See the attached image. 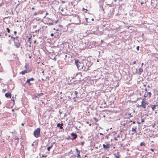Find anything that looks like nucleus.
<instances>
[{
	"mask_svg": "<svg viewBox=\"0 0 158 158\" xmlns=\"http://www.w3.org/2000/svg\"><path fill=\"white\" fill-rule=\"evenodd\" d=\"M75 64L78 70L81 71H86L88 70V69L83 66V63L80 62L78 60H75Z\"/></svg>",
	"mask_w": 158,
	"mask_h": 158,
	"instance_id": "obj_1",
	"label": "nucleus"
},
{
	"mask_svg": "<svg viewBox=\"0 0 158 158\" xmlns=\"http://www.w3.org/2000/svg\"><path fill=\"white\" fill-rule=\"evenodd\" d=\"M40 129L39 128H38L36 129L35 130L34 132V136L36 138L38 137L40 134Z\"/></svg>",
	"mask_w": 158,
	"mask_h": 158,
	"instance_id": "obj_2",
	"label": "nucleus"
},
{
	"mask_svg": "<svg viewBox=\"0 0 158 158\" xmlns=\"http://www.w3.org/2000/svg\"><path fill=\"white\" fill-rule=\"evenodd\" d=\"M137 126L136 125L133 126V127L132 128V133H131V134L132 135H134L135 133H137L136 131V129H137Z\"/></svg>",
	"mask_w": 158,
	"mask_h": 158,
	"instance_id": "obj_3",
	"label": "nucleus"
},
{
	"mask_svg": "<svg viewBox=\"0 0 158 158\" xmlns=\"http://www.w3.org/2000/svg\"><path fill=\"white\" fill-rule=\"evenodd\" d=\"M14 43L15 45L17 48H19L20 47V44L18 40H17V39H16L15 40H14Z\"/></svg>",
	"mask_w": 158,
	"mask_h": 158,
	"instance_id": "obj_4",
	"label": "nucleus"
},
{
	"mask_svg": "<svg viewBox=\"0 0 158 158\" xmlns=\"http://www.w3.org/2000/svg\"><path fill=\"white\" fill-rule=\"evenodd\" d=\"M34 80V79L32 77L29 79H27L26 81V83H27L29 86H31L32 84L30 82V81H33Z\"/></svg>",
	"mask_w": 158,
	"mask_h": 158,
	"instance_id": "obj_5",
	"label": "nucleus"
},
{
	"mask_svg": "<svg viewBox=\"0 0 158 158\" xmlns=\"http://www.w3.org/2000/svg\"><path fill=\"white\" fill-rule=\"evenodd\" d=\"M147 104V102H145L144 103L143 100H142L141 102V105H139L140 107H142L144 109H145L146 107V105Z\"/></svg>",
	"mask_w": 158,
	"mask_h": 158,
	"instance_id": "obj_6",
	"label": "nucleus"
},
{
	"mask_svg": "<svg viewBox=\"0 0 158 158\" xmlns=\"http://www.w3.org/2000/svg\"><path fill=\"white\" fill-rule=\"evenodd\" d=\"M30 71L28 70V69H26L23 71H22L20 72V74L22 75H24L25 73H28L30 72Z\"/></svg>",
	"mask_w": 158,
	"mask_h": 158,
	"instance_id": "obj_7",
	"label": "nucleus"
},
{
	"mask_svg": "<svg viewBox=\"0 0 158 158\" xmlns=\"http://www.w3.org/2000/svg\"><path fill=\"white\" fill-rule=\"evenodd\" d=\"M71 136L73 137V139H76L77 137V135L74 133H72L71 134Z\"/></svg>",
	"mask_w": 158,
	"mask_h": 158,
	"instance_id": "obj_8",
	"label": "nucleus"
},
{
	"mask_svg": "<svg viewBox=\"0 0 158 158\" xmlns=\"http://www.w3.org/2000/svg\"><path fill=\"white\" fill-rule=\"evenodd\" d=\"M150 106H151V107L152 108V110L154 111L156 107L158 106V105H150Z\"/></svg>",
	"mask_w": 158,
	"mask_h": 158,
	"instance_id": "obj_9",
	"label": "nucleus"
},
{
	"mask_svg": "<svg viewBox=\"0 0 158 158\" xmlns=\"http://www.w3.org/2000/svg\"><path fill=\"white\" fill-rule=\"evenodd\" d=\"M103 147L104 149H107L109 148L110 146L109 145H105V144H103Z\"/></svg>",
	"mask_w": 158,
	"mask_h": 158,
	"instance_id": "obj_10",
	"label": "nucleus"
},
{
	"mask_svg": "<svg viewBox=\"0 0 158 158\" xmlns=\"http://www.w3.org/2000/svg\"><path fill=\"white\" fill-rule=\"evenodd\" d=\"M63 125V124L62 123L61 124H60V123H59L57 125V126L58 127H59L60 128V129H62L63 128V127L62 126Z\"/></svg>",
	"mask_w": 158,
	"mask_h": 158,
	"instance_id": "obj_11",
	"label": "nucleus"
},
{
	"mask_svg": "<svg viewBox=\"0 0 158 158\" xmlns=\"http://www.w3.org/2000/svg\"><path fill=\"white\" fill-rule=\"evenodd\" d=\"M55 143V142H54L53 143H52V144L51 145V146H49V147H48V148H47V150L48 151H50V149L51 148H52V147H53V144Z\"/></svg>",
	"mask_w": 158,
	"mask_h": 158,
	"instance_id": "obj_12",
	"label": "nucleus"
},
{
	"mask_svg": "<svg viewBox=\"0 0 158 158\" xmlns=\"http://www.w3.org/2000/svg\"><path fill=\"white\" fill-rule=\"evenodd\" d=\"M139 73H138V74H141L143 72V70L142 69V68L140 67L139 69Z\"/></svg>",
	"mask_w": 158,
	"mask_h": 158,
	"instance_id": "obj_13",
	"label": "nucleus"
},
{
	"mask_svg": "<svg viewBox=\"0 0 158 158\" xmlns=\"http://www.w3.org/2000/svg\"><path fill=\"white\" fill-rule=\"evenodd\" d=\"M5 96L6 98H8L9 97H11V95L8 93H6L5 94Z\"/></svg>",
	"mask_w": 158,
	"mask_h": 158,
	"instance_id": "obj_14",
	"label": "nucleus"
},
{
	"mask_svg": "<svg viewBox=\"0 0 158 158\" xmlns=\"http://www.w3.org/2000/svg\"><path fill=\"white\" fill-rule=\"evenodd\" d=\"M114 156L116 158H118L119 157V155L118 153L117 154H114Z\"/></svg>",
	"mask_w": 158,
	"mask_h": 158,
	"instance_id": "obj_15",
	"label": "nucleus"
},
{
	"mask_svg": "<svg viewBox=\"0 0 158 158\" xmlns=\"http://www.w3.org/2000/svg\"><path fill=\"white\" fill-rule=\"evenodd\" d=\"M11 38L13 39L14 40H15L16 39H17L18 37H14L13 36H11Z\"/></svg>",
	"mask_w": 158,
	"mask_h": 158,
	"instance_id": "obj_16",
	"label": "nucleus"
},
{
	"mask_svg": "<svg viewBox=\"0 0 158 158\" xmlns=\"http://www.w3.org/2000/svg\"><path fill=\"white\" fill-rule=\"evenodd\" d=\"M39 12H40V11H38L37 12H35L34 14V15H38V14H39Z\"/></svg>",
	"mask_w": 158,
	"mask_h": 158,
	"instance_id": "obj_17",
	"label": "nucleus"
},
{
	"mask_svg": "<svg viewBox=\"0 0 158 158\" xmlns=\"http://www.w3.org/2000/svg\"><path fill=\"white\" fill-rule=\"evenodd\" d=\"M77 153V157L80 158V157H81V156H80V152H79Z\"/></svg>",
	"mask_w": 158,
	"mask_h": 158,
	"instance_id": "obj_18",
	"label": "nucleus"
},
{
	"mask_svg": "<svg viewBox=\"0 0 158 158\" xmlns=\"http://www.w3.org/2000/svg\"><path fill=\"white\" fill-rule=\"evenodd\" d=\"M148 97L149 98H150V97H151V95H152V94L151 92H148Z\"/></svg>",
	"mask_w": 158,
	"mask_h": 158,
	"instance_id": "obj_19",
	"label": "nucleus"
},
{
	"mask_svg": "<svg viewBox=\"0 0 158 158\" xmlns=\"http://www.w3.org/2000/svg\"><path fill=\"white\" fill-rule=\"evenodd\" d=\"M145 145V143L144 142H143L141 143H140V145L141 146H143V145Z\"/></svg>",
	"mask_w": 158,
	"mask_h": 158,
	"instance_id": "obj_20",
	"label": "nucleus"
},
{
	"mask_svg": "<svg viewBox=\"0 0 158 158\" xmlns=\"http://www.w3.org/2000/svg\"><path fill=\"white\" fill-rule=\"evenodd\" d=\"M74 93L76 95V97H77V94H78L77 92L75 91L74 92Z\"/></svg>",
	"mask_w": 158,
	"mask_h": 158,
	"instance_id": "obj_21",
	"label": "nucleus"
},
{
	"mask_svg": "<svg viewBox=\"0 0 158 158\" xmlns=\"http://www.w3.org/2000/svg\"><path fill=\"white\" fill-rule=\"evenodd\" d=\"M25 68L26 69H27V64H26L25 65Z\"/></svg>",
	"mask_w": 158,
	"mask_h": 158,
	"instance_id": "obj_22",
	"label": "nucleus"
},
{
	"mask_svg": "<svg viewBox=\"0 0 158 158\" xmlns=\"http://www.w3.org/2000/svg\"><path fill=\"white\" fill-rule=\"evenodd\" d=\"M61 11H62V12L63 11H64V9H63V7L61 8L60 7L59 9H61Z\"/></svg>",
	"mask_w": 158,
	"mask_h": 158,
	"instance_id": "obj_23",
	"label": "nucleus"
},
{
	"mask_svg": "<svg viewBox=\"0 0 158 158\" xmlns=\"http://www.w3.org/2000/svg\"><path fill=\"white\" fill-rule=\"evenodd\" d=\"M2 91L3 93L5 92L6 91V89H3Z\"/></svg>",
	"mask_w": 158,
	"mask_h": 158,
	"instance_id": "obj_24",
	"label": "nucleus"
},
{
	"mask_svg": "<svg viewBox=\"0 0 158 158\" xmlns=\"http://www.w3.org/2000/svg\"><path fill=\"white\" fill-rule=\"evenodd\" d=\"M139 46H137L136 47V49L138 51L139 50Z\"/></svg>",
	"mask_w": 158,
	"mask_h": 158,
	"instance_id": "obj_25",
	"label": "nucleus"
},
{
	"mask_svg": "<svg viewBox=\"0 0 158 158\" xmlns=\"http://www.w3.org/2000/svg\"><path fill=\"white\" fill-rule=\"evenodd\" d=\"M6 30H7V31L8 32H10V30L8 28H7Z\"/></svg>",
	"mask_w": 158,
	"mask_h": 158,
	"instance_id": "obj_26",
	"label": "nucleus"
},
{
	"mask_svg": "<svg viewBox=\"0 0 158 158\" xmlns=\"http://www.w3.org/2000/svg\"><path fill=\"white\" fill-rule=\"evenodd\" d=\"M76 151L77 152V153H78V152H80L78 150L77 148H76Z\"/></svg>",
	"mask_w": 158,
	"mask_h": 158,
	"instance_id": "obj_27",
	"label": "nucleus"
},
{
	"mask_svg": "<svg viewBox=\"0 0 158 158\" xmlns=\"http://www.w3.org/2000/svg\"><path fill=\"white\" fill-rule=\"evenodd\" d=\"M144 122V120L143 119H142V120L141 122V123H143Z\"/></svg>",
	"mask_w": 158,
	"mask_h": 158,
	"instance_id": "obj_28",
	"label": "nucleus"
},
{
	"mask_svg": "<svg viewBox=\"0 0 158 158\" xmlns=\"http://www.w3.org/2000/svg\"><path fill=\"white\" fill-rule=\"evenodd\" d=\"M94 120L96 122H97L98 121V120L96 118H94Z\"/></svg>",
	"mask_w": 158,
	"mask_h": 158,
	"instance_id": "obj_29",
	"label": "nucleus"
},
{
	"mask_svg": "<svg viewBox=\"0 0 158 158\" xmlns=\"http://www.w3.org/2000/svg\"><path fill=\"white\" fill-rule=\"evenodd\" d=\"M136 63V61H133V63L134 64H135Z\"/></svg>",
	"mask_w": 158,
	"mask_h": 158,
	"instance_id": "obj_30",
	"label": "nucleus"
},
{
	"mask_svg": "<svg viewBox=\"0 0 158 158\" xmlns=\"http://www.w3.org/2000/svg\"><path fill=\"white\" fill-rule=\"evenodd\" d=\"M14 33L16 35L17 33V31H15L14 32Z\"/></svg>",
	"mask_w": 158,
	"mask_h": 158,
	"instance_id": "obj_31",
	"label": "nucleus"
},
{
	"mask_svg": "<svg viewBox=\"0 0 158 158\" xmlns=\"http://www.w3.org/2000/svg\"><path fill=\"white\" fill-rule=\"evenodd\" d=\"M106 138L107 139H108V138H109V137L107 135H106Z\"/></svg>",
	"mask_w": 158,
	"mask_h": 158,
	"instance_id": "obj_32",
	"label": "nucleus"
},
{
	"mask_svg": "<svg viewBox=\"0 0 158 158\" xmlns=\"http://www.w3.org/2000/svg\"><path fill=\"white\" fill-rule=\"evenodd\" d=\"M54 35V34L53 33H51V36H53Z\"/></svg>",
	"mask_w": 158,
	"mask_h": 158,
	"instance_id": "obj_33",
	"label": "nucleus"
},
{
	"mask_svg": "<svg viewBox=\"0 0 158 158\" xmlns=\"http://www.w3.org/2000/svg\"><path fill=\"white\" fill-rule=\"evenodd\" d=\"M19 139V138L18 137H17L16 138H15V140H18Z\"/></svg>",
	"mask_w": 158,
	"mask_h": 158,
	"instance_id": "obj_34",
	"label": "nucleus"
},
{
	"mask_svg": "<svg viewBox=\"0 0 158 158\" xmlns=\"http://www.w3.org/2000/svg\"><path fill=\"white\" fill-rule=\"evenodd\" d=\"M40 95V94H37V96H36V97H38Z\"/></svg>",
	"mask_w": 158,
	"mask_h": 158,
	"instance_id": "obj_35",
	"label": "nucleus"
},
{
	"mask_svg": "<svg viewBox=\"0 0 158 158\" xmlns=\"http://www.w3.org/2000/svg\"><path fill=\"white\" fill-rule=\"evenodd\" d=\"M143 63H142V64H141V67L142 68V66L143 65Z\"/></svg>",
	"mask_w": 158,
	"mask_h": 158,
	"instance_id": "obj_36",
	"label": "nucleus"
},
{
	"mask_svg": "<svg viewBox=\"0 0 158 158\" xmlns=\"http://www.w3.org/2000/svg\"><path fill=\"white\" fill-rule=\"evenodd\" d=\"M151 150L152 151V152H154V149H152V148L151 149Z\"/></svg>",
	"mask_w": 158,
	"mask_h": 158,
	"instance_id": "obj_37",
	"label": "nucleus"
},
{
	"mask_svg": "<svg viewBox=\"0 0 158 158\" xmlns=\"http://www.w3.org/2000/svg\"><path fill=\"white\" fill-rule=\"evenodd\" d=\"M137 123H138V124H141V122H137Z\"/></svg>",
	"mask_w": 158,
	"mask_h": 158,
	"instance_id": "obj_38",
	"label": "nucleus"
},
{
	"mask_svg": "<svg viewBox=\"0 0 158 158\" xmlns=\"http://www.w3.org/2000/svg\"><path fill=\"white\" fill-rule=\"evenodd\" d=\"M145 91H147V88H145Z\"/></svg>",
	"mask_w": 158,
	"mask_h": 158,
	"instance_id": "obj_39",
	"label": "nucleus"
},
{
	"mask_svg": "<svg viewBox=\"0 0 158 158\" xmlns=\"http://www.w3.org/2000/svg\"><path fill=\"white\" fill-rule=\"evenodd\" d=\"M135 121H133V122L132 123H133V124H135Z\"/></svg>",
	"mask_w": 158,
	"mask_h": 158,
	"instance_id": "obj_40",
	"label": "nucleus"
},
{
	"mask_svg": "<svg viewBox=\"0 0 158 158\" xmlns=\"http://www.w3.org/2000/svg\"><path fill=\"white\" fill-rule=\"evenodd\" d=\"M21 125H22V126H23L24 125V123H22L21 124Z\"/></svg>",
	"mask_w": 158,
	"mask_h": 158,
	"instance_id": "obj_41",
	"label": "nucleus"
},
{
	"mask_svg": "<svg viewBox=\"0 0 158 158\" xmlns=\"http://www.w3.org/2000/svg\"><path fill=\"white\" fill-rule=\"evenodd\" d=\"M39 31V30H38L36 31H36V32H38Z\"/></svg>",
	"mask_w": 158,
	"mask_h": 158,
	"instance_id": "obj_42",
	"label": "nucleus"
},
{
	"mask_svg": "<svg viewBox=\"0 0 158 158\" xmlns=\"http://www.w3.org/2000/svg\"><path fill=\"white\" fill-rule=\"evenodd\" d=\"M46 79L48 78V79H49V78L48 77H46Z\"/></svg>",
	"mask_w": 158,
	"mask_h": 158,
	"instance_id": "obj_43",
	"label": "nucleus"
},
{
	"mask_svg": "<svg viewBox=\"0 0 158 158\" xmlns=\"http://www.w3.org/2000/svg\"><path fill=\"white\" fill-rule=\"evenodd\" d=\"M49 24H50V25H53V23H49Z\"/></svg>",
	"mask_w": 158,
	"mask_h": 158,
	"instance_id": "obj_44",
	"label": "nucleus"
},
{
	"mask_svg": "<svg viewBox=\"0 0 158 158\" xmlns=\"http://www.w3.org/2000/svg\"><path fill=\"white\" fill-rule=\"evenodd\" d=\"M34 9H35V8H34V7H32V10H34Z\"/></svg>",
	"mask_w": 158,
	"mask_h": 158,
	"instance_id": "obj_45",
	"label": "nucleus"
},
{
	"mask_svg": "<svg viewBox=\"0 0 158 158\" xmlns=\"http://www.w3.org/2000/svg\"><path fill=\"white\" fill-rule=\"evenodd\" d=\"M68 98L69 99H71V98L70 96H69L68 97Z\"/></svg>",
	"mask_w": 158,
	"mask_h": 158,
	"instance_id": "obj_46",
	"label": "nucleus"
},
{
	"mask_svg": "<svg viewBox=\"0 0 158 158\" xmlns=\"http://www.w3.org/2000/svg\"><path fill=\"white\" fill-rule=\"evenodd\" d=\"M91 20H92V21H94V19H93H93H91Z\"/></svg>",
	"mask_w": 158,
	"mask_h": 158,
	"instance_id": "obj_47",
	"label": "nucleus"
},
{
	"mask_svg": "<svg viewBox=\"0 0 158 158\" xmlns=\"http://www.w3.org/2000/svg\"><path fill=\"white\" fill-rule=\"evenodd\" d=\"M42 73H44V71H43L42 72Z\"/></svg>",
	"mask_w": 158,
	"mask_h": 158,
	"instance_id": "obj_48",
	"label": "nucleus"
},
{
	"mask_svg": "<svg viewBox=\"0 0 158 158\" xmlns=\"http://www.w3.org/2000/svg\"><path fill=\"white\" fill-rule=\"evenodd\" d=\"M147 87H148V88H149V87H150V86L149 85H148Z\"/></svg>",
	"mask_w": 158,
	"mask_h": 158,
	"instance_id": "obj_49",
	"label": "nucleus"
},
{
	"mask_svg": "<svg viewBox=\"0 0 158 158\" xmlns=\"http://www.w3.org/2000/svg\"><path fill=\"white\" fill-rule=\"evenodd\" d=\"M34 143H32V145H31V146H34Z\"/></svg>",
	"mask_w": 158,
	"mask_h": 158,
	"instance_id": "obj_50",
	"label": "nucleus"
},
{
	"mask_svg": "<svg viewBox=\"0 0 158 158\" xmlns=\"http://www.w3.org/2000/svg\"><path fill=\"white\" fill-rule=\"evenodd\" d=\"M100 135H103V134H102V133H100Z\"/></svg>",
	"mask_w": 158,
	"mask_h": 158,
	"instance_id": "obj_51",
	"label": "nucleus"
},
{
	"mask_svg": "<svg viewBox=\"0 0 158 158\" xmlns=\"http://www.w3.org/2000/svg\"><path fill=\"white\" fill-rule=\"evenodd\" d=\"M114 139L115 140H117V139H116V138H114Z\"/></svg>",
	"mask_w": 158,
	"mask_h": 158,
	"instance_id": "obj_52",
	"label": "nucleus"
},
{
	"mask_svg": "<svg viewBox=\"0 0 158 158\" xmlns=\"http://www.w3.org/2000/svg\"><path fill=\"white\" fill-rule=\"evenodd\" d=\"M8 36H9V37H11V35H9Z\"/></svg>",
	"mask_w": 158,
	"mask_h": 158,
	"instance_id": "obj_53",
	"label": "nucleus"
},
{
	"mask_svg": "<svg viewBox=\"0 0 158 158\" xmlns=\"http://www.w3.org/2000/svg\"><path fill=\"white\" fill-rule=\"evenodd\" d=\"M44 155H43L41 157H44Z\"/></svg>",
	"mask_w": 158,
	"mask_h": 158,
	"instance_id": "obj_54",
	"label": "nucleus"
},
{
	"mask_svg": "<svg viewBox=\"0 0 158 158\" xmlns=\"http://www.w3.org/2000/svg\"><path fill=\"white\" fill-rule=\"evenodd\" d=\"M11 133H13V134L15 133L14 132H11Z\"/></svg>",
	"mask_w": 158,
	"mask_h": 158,
	"instance_id": "obj_55",
	"label": "nucleus"
},
{
	"mask_svg": "<svg viewBox=\"0 0 158 158\" xmlns=\"http://www.w3.org/2000/svg\"><path fill=\"white\" fill-rule=\"evenodd\" d=\"M31 58V56H29V58Z\"/></svg>",
	"mask_w": 158,
	"mask_h": 158,
	"instance_id": "obj_56",
	"label": "nucleus"
},
{
	"mask_svg": "<svg viewBox=\"0 0 158 158\" xmlns=\"http://www.w3.org/2000/svg\"><path fill=\"white\" fill-rule=\"evenodd\" d=\"M41 80H42V81H44V79L43 78H42Z\"/></svg>",
	"mask_w": 158,
	"mask_h": 158,
	"instance_id": "obj_57",
	"label": "nucleus"
},
{
	"mask_svg": "<svg viewBox=\"0 0 158 158\" xmlns=\"http://www.w3.org/2000/svg\"><path fill=\"white\" fill-rule=\"evenodd\" d=\"M40 94H43L42 93H41Z\"/></svg>",
	"mask_w": 158,
	"mask_h": 158,
	"instance_id": "obj_58",
	"label": "nucleus"
},
{
	"mask_svg": "<svg viewBox=\"0 0 158 158\" xmlns=\"http://www.w3.org/2000/svg\"><path fill=\"white\" fill-rule=\"evenodd\" d=\"M155 113L156 114L157 113V112L156 111H155Z\"/></svg>",
	"mask_w": 158,
	"mask_h": 158,
	"instance_id": "obj_59",
	"label": "nucleus"
},
{
	"mask_svg": "<svg viewBox=\"0 0 158 158\" xmlns=\"http://www.w3.org/2000/svg\"><path fill=\"white\" fill-rule=\"evenodd\" d=\"M138 106V107H140L139 106V105H138V106Z\"/></svg>",
	"mask_w": 158,
	"mask_h": 158,
	"instance_id": "obj_60",
	"label": "nucleus"
},
{
	"mask_svg": "<svg viewBox=\"0 0 158 158\" xmlns=\"http://www.w3.org/2000/svg\"><path fill=\"white\" fill-rule=\"evenodd\" d=\"M48 13H46V15H48Z\"/></svg>",
	"mask_w": 158,
	"mask_h": 158,
	"instance_id": "obj_61",
	"label": "nucleus"
},
{
	"mask_svg": "<svg viewBox=\"0 0 158 158\" xmlns=\"http://www.w3.org/2000/svg\"><path fill=\"white\" fill-rule=\"evenodd\" d=\"M5 36H6L7 35V34H5Z\"/></svg>",
	"mask_w": 158,
	"mask_h": 158,
	"instance_id": "obj_62",
	"label": "nucleus"
},
{
	"mask_svg": "<svg viewBox=\"0 0 158 158\" xmlns=\"http://www.w3.org/2000/svg\"><path fill=\"white\" fill-rule=\"evenodd\" d=\"M53 30H56V29H55V28H53Z\"/></svg>",
	"mask_w": 158,
	"mask_h": 158,
	"instance_id": "obj_63",
	"label": "nucleus"
},
{
	"mask_svg": "<svg viewBox=\"0 0 158 158\" xmlns=\"http://www.w3.org/2000/svg\"><path fill=\"white\" fill-rule=\"evenodd\" d=\"M60 98V99H62V97H61V98Z\"/></svg>",
	"mask_w": 158,
	"mask_h": 158,
	"instance_id": "obj_64",
	"label": "nucleus"
}]
</instances>
